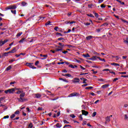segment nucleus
<instances>
[{
    "label": "nucleus",
    "instance_id": "obj_50",
    "mask_svg": "<svg viewBox=\"0 0 128 128\" xmlns=\"http://www.w3.org/2000/svg\"><path fill=\"white\" fill-rule=\"evenodd\" d=\"M92 6H94L92 4H88V8H92Z\"/></svg>",
    "mask_w": 128,
    "mask_h": 128
},
{
    "label": "nucleus",
    "instance_id": "obj_19",
    "mask_svg": "<svg viewBox=\"0 0 128 128\" xmlns=\"http://www.w3.org/2000/svg\"><path fill=\"white\" fill-rule=\"evenodd\" d=\"M26 96V92H23L22 94H20V98H24V96Z\"/></svg>",
    "mask_w": 128,
    "mask_h": 128
},
{
    "label": "nucleus",
    "instance_id": "obj_41",
    "mask_svg": "<svg viewBox=\"0 0 128 128\" xmlns=\"http://www.w3.org/2000/svg\"><path fill=\"white\" fill-rule=\"evenodd\" d=\"M96 116V112H94L92 114V118H94V116Z\"/></svg>",
    "mask_w": 128,
    "mask_h": 128
},
{
    "label": "nucleus",
    "instance_id": "obj_3",
    "mask_svg": "<svg viewBox=\"0 0 128 128\" xmlns=\"http://www.w3.org/2000/svg\"><path fill=\"white\" fill-rule=\"evenodd\" d=\"M16 6H10L6 8V10H16Z\"/></svg>",
    "mask_w": 128,
    "mask_h": 128
},
{
    "label": "nucleus",
    "instance_id": "obj_37",
    "mask_svg": "<svg viewBox=\"0 0 128 128\" xmlns=\"http://www.w3.org/2000/svg\"><path fill=\"white\" fill-rule=\"evenodd\" d=\"M24 91L22 90H18L16 94H22V92H23Z\"/></svg>",
    "mask_w": 128,
    "mask_h": 128
},
{
    "label": "nucleus",
    "instance_id": "obj_6",
    "mask_svg": "<svg viewBox=\"0 0 128 128\" xmlns=\"http://www.w3.org/2000/svg\"><path fill=\"white\" fill-rule=\"evenodd\" d=\"M72 82L74 84H76V82H80V78H74V80H72Z\"/></svg>",
    "mask_w": 128,
    "mask_h": 128
},
{
    "label": "nucleus",
    "instance_id": "obj_55",
    "mask_svg": "<svg viewBox=\"0 0 128 128\" xmlns=\"http://www.w3.org/2000/svg\"><path fill=\"white\" fill-rule=\"evenodd\" d=\"M102 28H98L96 30V31L97 32H100Z\"/></svg>",
    "mask_w": 128,
    "mask_h": 128
},
{
    "label": "nucleus",
    "instance_id": "obj_23",
    "mask_svg": "<svg viewBox=\"0 0 128 128\" xmlns=\"http://www.w3.org/2000/svg\"><path fill=\"white\" fill-rule=\"evenodd\" d=\"M56 128H62V124H60V123H58L56 125Z\"/></svg>",
    "mask_w": 128,
    "mask_h": 128
},
{
    "label": "nucleus",
    "instance_id": "obj_29",
    "mask_svg": "<svg viewBox=\"0 0 128 128\" xmlns=\"http://www.w3.org/2000/svg\"><path fill=\"white\" fill-rule=\"evenodd\" d=\"M30 68H32L33 70H35L36 68V67L32 66V64H31L30 66Z\"/></svg>",
    "mask_w": 128,
    "mask_h": 128
},
{
    "label": "nucleus",
    "instance_id": "obj_42",
    "mask_svg": "<svg viewBox=\"0 0 128 128\" xmlns=\"http://www.w3.org/2000/svg\"><path fill=\"white\" fill-rule=\"evenodd\" d=\"M15 114H20V110H17L14 112Z\"/></svg>",
    "mask_w": 128,
    "mask_h": 128
},
{
    "label": "nucleus",
    "instance_id": "obj_54",
    "mask_svg": "<svg viewBox=\"0 0 128 128\" xmlns=\"http://www.w3.org/2000/svg\"><path fill=\"white\" fill-rule=\"evenodd\" d=\"M68 50H64L62 52V53L64 54H68Z\"/></svg>",
    "mask_w": 128,
    "mask_h": 128
},
{
    "label": "nucleus",
    "instance_id": "obj_28",
    "mask_svg": "<svg viewBox=\"0 0 128 128\" xmlns=\"http://www.w3.org/2000/svg\"><path fill=\"white\" fill-rule=\"evenodd\" d=\"M92 88H94V87L92 86H88L85 88L86 90H92Z\"/></svg>",
    "mask_w": 128,
    "mask_h": 128
},
{
    "label": "nucleus",
    "instance_id": "obj_48",
    "mask_svg": "<svg viewBox=\"0 0 128 128\" xmlns=\"http://www.w3.org/2000/svg\"><path fill=\"white\" fill-rule=\"evenodd\" d=\"M6 100V97H1L0 98V100L1 102H2V100Z\"/></svg>",
    "mask_w": 128,
    "mask_h": 128
},
{
    "label": "nucleus",
    "instance_id": "obj_18",
    "mask_svg": "<svg viewBox=\"0 0 128 128\" xmlns=\"http://www.w3.org/2000/svg\"><path fill=\"white\" fill-rule=\"evenodd\" d=\"M59 80H62L63 82H68V81L66 80V78H60Z\"/></svg>",
    "mask_w": 128,
    "mask_h": 128
},
{
    "label": "nucleus",
    "instance_id": "obj_27",
    "mask_svg": "<svg viewBox=\"0 0 128 128\" xmlns=\"http://www.w3.org/2000/svg\"><path fill=\"white\" fill-rule=\"evenodd\" d=\"M108 26V24L106 22V23H104L102 25L100 26Z\"/></svg>",
    "mask_w": 128,
    "mask_h": 128
},
{
    "label": "nucleus",
    "instance_id": "obj_21",
    "mask_svg": "<svg viewBox=\"0 0 128 128\" xmlns=\"http://www.w3.org/2000/svg\"><path fill=\"white\" fill-rule=\"evenodd\" d=\"M111 64H112V66H120V64H118V63L113 62V63H112Z\"/></svg>",
    "mask_w": 128,
    "mask_h": 128
},
{
    "label": "nucleus",
    "instance_id": "obj_62",
    "mask_svg": "<svg viewBox=\"0 0 128 128\" xmlns=\"http://www.w3.org/2000/svg\"><path fill=\"white\" fill-rule=\"evenodd\" d=\"M40 64V61L38 60L35 62V66H38V64Z\"/></svg>",
    "mask_w": 128,
    "mask_h": 128
},
{
    "label": "nucleus",
    "instance_id": "obj_26",
    "mask_svg": "<svg viewBox=\"0 0 128 128\" xmlns=\"http://www.w3.org/2000/svg\"><path fill=\"white\" fill-rule=\"evenodd\" d=\"M56 36H64L60 32H56Z\"/></svg>",
    "mask_w": 128,
    "mask_h": 128
},
{
    "label": "nucleus",
    "instance_id": "obj_9",
    "mask_svg": "<svg viewBox=\"0 0 128 128\" xmlns=\"http://www.w3.org/2000/svg\"><path fill=\"white\" fill-rule=\"evenodd\" d=\"M8 54H10L9 52H4L2 54V56H3V58H6V56H8Z\"/></svg>",
    "mask_w": 128,
    "mask_h": 128
},
{
    "label": "nucleus",
    "instance_id": "obj_44",
    "mask_svg": "<svg viewBox=\"0 0 128 128\" xmlns=\"http://www.w3.org/2000/svg\"><path fill=\"white\" fill-rule=\"evenodd\" d=\"M16 116V114H12V115H11V116H10V118H15Z\"/></svg>",
    "mask_w": 128,
    "mask_h": 128
},
{
    "label": "nucleus",
    "instance_id": "obj_32",
    "mask_svg": "<svg viewBox=\"0 0 128 128\" xmlns=\"http://www.w3.org/2000/svg\"><path fill=\"white\" fill-rule=\"evenodd\" d=\"M88 16H90V18H94V16L92 14H87Z\"/></svg>",
    "mask_w": 128,
    "mask_h": 128
},
{
    "label": "nucleus",
    "instance_id": "obj_33",
    "mask_svg": "<svg viewBox=\"0 0 128 128\" xmlns=\"http://www.w3.org/2000/svg\"><path fill=\"white\" fill-rule=\"evenodd\" d=\"M11 12H12V14H16V10H11Z\"/></svg>",
    "mask_w": 128,
    "mask_h": 128
},
{
    "label": "nucleus",
    "instance_id": "obj_35",
    "mask_svg": "<svg viewBox=\"0 0 128 128\" xmlns=\"http://www.w3.org/2000/svg\"><path fill=\"white\" fill-rule=\"evenodd\" d=\"M51 22L50 21H48L46 23V26H50Z\"/></svg>",
    "mask_w": 128,
    "mask_h": 128
},
{
    "label": "nucleus",
    "instance_id": "obj_22",
    "mask_svg": "<svg viewBox=\"0 0 128 128\" xmlns=\"http://www.w3.org/2000/svg\"><path fill=\"white\" fill-rule=\"evenodd\" d=\"M22 34V32H20L16 34V36H17V38H19V36H20Z\"/></svg>",
    "mask_w": 128,
    "mask_h": 128
},
{
    "label": "nucleus",
    "instance_id": "obj_64",
    "mask_svg": "<svg viewBox=\"0 0 128 128\" xmlns=\"http://www.w3.org/2000/svg\"><path fill=\"white\" fill-rule=\"evenodd\" d=\"M82 124V126H84L85 124H86V121H84L83 124Z\"/></svg>",
    "mask_w": 128,
    "mask_h": 128
},
{
    "label": "nucleus",
    "instance_id": "obj_60",
    "mask_svg": "<svg viewBox=\"0 0 128 128\" xmlns=\"http://www.w3.org/2000/svg\"><path fill=\"white\" fill-rule=\"evenodd\" d=\"M80 68H81V70H85L86 68L82 67V66L81 65H80Z\"/></svg>",
    "mask_w": 128,
    "mask_h": 128
},
{
    "label": "nucleus",
    "instance_id": "obj_2",
    "mask_svg": "<svg viewBox=\"0 0 128 128\" xmlns=\"http://www.w3.org/2000/svg\"><path fill=\"white\" fill-rule=\"evenodd\" d=\"M62 50H63L62 48H57L54 50H50V52H52V54H56V52H62Z\"/></svg>",
    "mask_w": 128,
    "mask_h": 128
},
{
    "label": "nucleus",
    "instance_id": "obj_12",
    "mask_svg": "<svg viewBox=\"0 0 128 128\" xmlns=\"http://www.w3.org/2000/svg\"><path fill=\"white\" fill-rule=\"evenodd\" d=\"M16 49L13 48L12 50L8 52L9 54H14V52H16Z\"/></svg>",
    "mask_w": 128,
    "mask_h": 128
},
{
    "label": "nucleus",
    "instance_id": "obj_53",
    "mask_svg": "<svg viewBox=\"0 0 128 128\" xmlns=\"http://www.w3.org/2000/svg\"><path fill=\"white\" fill-rule=\"evenodd\" d=\"M70 118H76V116L74 114H71L70 116Z\"/></svg>",
    "mask_w": 128,
    "mask_h": 128
},
{
    "label": "nucleus",
    "instance_id": "obj_34",
    "mask_svg": "<svg viewBox=\"0 0 128 128\" xmlns=\"http://www.w3.org/2000/svg\"><path fill=\"white\" fill-rule=\"evenodd\" d=\"M124 44H128V38H126V40H124Z\"/></svg>",
    "mask_w": 128,
    "mask_h": 128
},
{
    "label": "nucleus",
    "instance_id": "obj_51",
    "mask_svg": "<svg viewBox=\"0 0 128 128\" xmlns=\"http://www.w3.org/2000/svg\"><path fill=\"white\" fill-rule=\"evenodd\" d=\"M64 38H60L58 39V40H64Z\"/></svg>",
    "mask_w": 128,
    "mask_h": 128
},
{
    "label": "nucleus",
    "instance_id": "obj_20",
    "mask_svg": "<svg viewBox=\"0 0 128 128\" xmlns=\"http://www.w3.org/2000/svg\"><path fill=\"white\" fill-rule=\"evenodd\" d=\"M12 70V66H9L8 67H7L6 69V71L10 70Z\"/></svg>",
    "mask_w": 128,
    "mask_h": 128
},
{
    "label": "nucleus",
    "instance_id": "obj_63",
    "mask_svg": "<svg viewBox=\"0 0 128 128\" xmlns=\"http://www.w3.org/2000/svg\"><path fill=\"white\" fill-rule=\"evenodd\" d=\"M68 126H72L70 125L66 124L65 125L63 128H68Z\"/></svg>",
    "mask_w": 128,
    "mask_h": 128
},
{
    "label": "nucleus",
    "instance_id": "obj_30",
    "mask_svg": "<svg viewBox=\"0 0 128 128\" xmlns=\"http://www.w3.org/2000/svg\"><path fill=\"white\" fill-rule=\"evenodd\" d=\"M93 58V60H96V58H98V56H92Z\"/></svg>",
    "mask_w": 128,
    "mask_h": 128
},
{
    "label": "nucleus",
    "instance_id": "obj_13",
    "mask_svg": "<svg viewBox=\"0 0 128 128\" xmlns=\"http://www.w3.org/2000/svg\"><path fill=\"white\" fill-rule=\"evenodd\" d=\"M62 76H68V78H74V77H72V74H62Z\"/></svg>",
    "mask_w": 128,
    "mask_h": 128
},
{
    "label": "nucleus",
    "instance_id": "obj_45",
    "mask_svg": "<svg viewBox=\"0 0 128 128\" xmlns=\"http://www.w3.org/2000/svg\"><path fill=\"white\" fill-rule=\"evenodd\" d=\"M68 66L69 68H74V66L72 64H70Z\"/></svg>",
    "mask_w": 128,
    "mask_h": 128
},
{
    "label": "nucleus",
    "instance_id": "obj_58",
    "mask_svg": "<svg viewBox=\"0 0 128 128\" xmlns=\"http://www.w3.org/2000/svg\"><path fill=\"white\" fill-rule=\"evenodd\" d=\"M10 118V116L8 115L4 116L3 118L6 119V118Z\"/></svg>",
    "mask_w": 128,
    "mask_h": 128
},
{
    "label": "nucleus",
    "instance_id": "obj_8",
    "mask_svg": "<svg viewBox=\"0 0 128 128\" xmlns=\"http://www.w3.org/2000/svg\"><path fill=\"white\" fill-rule=\"evenodd\" d=\"M40 56H42L44 58H42L41 60H46V58H48V54H40Z\"/></svg>",
    "mask_w": 128,
    "mask_h": 128
},
{
    "label": "nucleus",
    "instance_id": "obj_57",
    "mask_svg": "<svg viewBox=\"0 0 128 128\" xmlns=\"http://www.w3.org/2000/svg\"><path fill=\"white\" fill-rule=\"evenodd\" d=\"M24 38H22V39H21V40L19 41V42H24Z\"/></svg>",
    "mask_w": 128,
    "mask_h": 128
},
{
    "label": "nucleus",
    "instance_id": "obj_38",
    "mask_svg": "<svg viewBox=\"0 0 128 128\" xmlns=\"http://www.w3.org/2000/svg\"><path fill=\"white\" fill-rule=\"evenodd\" d=\"M102 72H110V70L108 68L104 69Z\"/></svg>",
    "mask_w": 128,
    "mask_h": 128
},
{
    "label": "nucleus",
    "instance_id": "obj_36",
    "mask_svg": "<svg viewBox=\"0 0 128 128\" xmlns=\"http://www.w3.org/2000/svg\"><path fill=\"white\" fill-rule=\"evenodd\" d=\"M94 12L96 18H98V13L95 12Z\"/></svg>",
    "mask_w": 128,
    "mask_h": 128
},
{
    "label": "nucleus",
    "instance_id": "obj_47",
    "mask_svg": "<svg viewBox=\"0 0 128 128\" xmlns=\"http://www.w3.org/2000/svg\"><path fill=\"white\" fill-rule=\"evenodd\" d=\"M54 30H56V32H58V26H55L54 28Z\"/></svg>",
    "mask_w": 128,
    "mask_h": 128
},
{
    "label": "nucleus",
    "instance_id": "obj_39",
    "mask_svg": "<svg viewBox=\"0 0 128 128\" xmlns=\"http://www.w3.org/2000/svg\"><path fill=\"white\" fill-rule=\"evenodd\" d=\"M26 4H28V3H26V2H22V6H26Z\"/></svg>",
    "mask_w": 128,
    "mask_h": 128
},
{
    "label": "nucleus",
    "instance_id": "obj_49",
    "mask_svg": "<svg viewBox=\"0 0 128 128\" xmlns=\"http://www.w3.org/2000/svg\"><path fill=\"white\" fill-rule=\"evenodd\" d=\"M120 74H126V72H119Z\"/></svg>",
    "mask_w": 128,
    "mask_h": 128
},
{
    "label": "nucleus",
    "instance_id": "obj_43",
    "mask_svg": "<svg viewBox=\"0 0 128 128\" xmlns=\"http://www.w3.org/2000/svg\"><path fill=\"white\" fill-rule=\"evenodd\" d=\"M3 44H4V41L2 40H0V46H3Z\"/></svg>",
    "mask_w": 128,
    "mask_h": 128
},
{
    "label": "nucleus",
    "instance_id": "obj_14",
    "mask_svg": "<svg viewBox=\"0 0 128 128\" xmlns=\"http://www.w3.org/2000/svg\"><path fill=\"white\" fill-rule=\"evenodd\" d=\"M36 98H40L42 97V94H35Z\"/></svg>",
    "mask_w": 128,
    "mask_h": 128
},
{
    "label": "nucleus",
    "instance_id": "obj_11",
    "mask_svg": "<svg viewBox=\"0 0 128 128\" xmlns=\"http://www.w3.org/2000/svg\"><path fill=\"white\" fill-rule=\"evenodd\" d=\"M110 85L108 84H105L102 86V88H108Z\"/></svg>",
    "mask_w": 128,
    "mask_h": 128
},
{
    "label": "nucleus",
    "instance_id": "obj_15",
    "mask_svg": "<svg viewBox=\"0 0 128 128\" xmlns=\"http://www.w3.org/2000/svg\"><path fill=\"white\" fill-rule=\"evenodd\" d=\"M92 38H94V36H89L86 37V40H92Z\"/></svg>",
    "mask_w": 128,
    "mask_h": 128
},
{
    "label": "nucleus",
    "instance_id": "obj_24",
    "mask_svg": "<svg viewBox=\"0 0 128 128\" xmlns=\"http://www.w3.org/2000/svg\"><path fill=\"white\" fill-rule=\"evenodd\" d=\"M31 64H34V63H26V66H29L30 68V67Z\"/></svg>",
    "mask_w": 128,
    "mask_h": 128
},
{
    "label": "nucleus",
    "instance_id": "obj_1",
    "mask_svg": "<svg viewBox=\"0 0 128 128\" xmlns=\"http://www.w3.org/2000/svg\"><path fill=\"white\" fill-rule=\"evenodd\" d=\"M58 44L61 46L60 48H64H64H74V46L70 45V44H62V43H59Z\"/></svg>",
    "mask_w": 128,
    "mask_h": 128
},
{
    "label": "nucleus",
    "instance_id": "obj_52",
    "mask_svg": "<svg viewBox=\"0 0 128 128\" xmlns=\"http://www.w3.org/2000/svg\"><path fill=\"white\" fill-rule=\"evenodd\" d=\"M86 80H88L86 78H85L82 84H86Z\"/></svg>",
    "mask_w": 128,
    "mask_h": 128
},
{
    "label": "nucleus",
    "instance_id": "obj_56",
    "mask_svg": "<svg viewBox=\"0 0 128 128\" xmlns=\"http://www.w3.org/2000/svg\"><path fill=\"white\" fill-rule=\"evenodd\" d=\"M5 94H10L9 89L4 91Z\"/></svg>",
    "mask_w": 128,
    "mask_h": 128
},
{
    "label": "nucleus",
    "instance_id": "obj_31",
    "mask_svg": "<svg viewBox=\"0 0 128 128\" xmlns=\"http://www.w3.org/2000/svg\"><path fill=\"white\" fill-rule=\"evenodd\" d=\"M79 118H80V120H84V118H82V115L80 114L79 116H78Z\"/></svg>",
    "mask_w": 128,
    "mask_h": 128
},
{
    "label": "nucleus",
    "instance_id": "obj_17",
    "mask_svg": "<svg viewBox=\"0 0 128 128\" xmlns=\"http://www.w3.org/2000/svg\"><path fill=\"white\" fill-rule=\"evenodd\" d=\"M110 116H108L106 118V122H110Z\"/></svg>",
    "mask_w": 128,
    "mask_h": 128
},
{
    "label": "nucleus",
    "instance_id": "obj_40",
    "mask_svg": "<svg viewBox=\"0 0 128 128\" xmlns=\"http://www.w3.org/2000/svg\"><path fill=\"white\" fill-rule=\"evenodd\" d=\"M32 126H32V123L30 122V123L28 124V128H32Z\"/></svg>",
    "mask_w": 128,
    "mask_h": 128
},
{
    "label": "nucleus",
    "instance_id": "obj_10",
    "mask_svg": "<svg viewBox=\"0 0 128 128\" xmlns=\"http://www.w3.org/2000/svg\"><path fill=\"white\" fill-rule=\"evenodd\" d=\"M24 97H20V98H18V102H24Z\"/></svg>",
    "mask_w": 128,
    "mask_h": 128
},
{
    "label": "nucleus",
    "instance_id": "obj_25",
    "mask_svg": "<svg viewBox=\"0 0 128 128\" xmlns=\"http://www.w3.org/2000/svg\"><path fill=\"white\" fill-rule=\"evenodd\" d=\"M31 64H34V63H26V66H29L30 68V67Z\"/></svg>",
    "mask_w": 128,
    "mask_h": 128
},
{
    "label": "nucleus",
    "instance_id": "obj_4",
    "mask_svg": "<svg viewBox=\"0 0 128 128\" xmlns=\"http://www.w3.org/2000/svg\"><path fill=\"white\" fill-rule=\"evenodd\" d=\"M80 96V94L78 92H73L72 94H70L68 96V98H72V96Z\"/></svg>",
    "mask_w": 128,
    "mask_h": 128
},
{
    "label": "nucleus",
    "instance_id": "obj_16",
    "mask_svg": "<svg viewBox=\"0 0 128 128\" xmlns=\"http://www.w3.org/2000/svg\"><path fill=\"white\" fill-rule=\"evenodd\" d=\"M82 56H84V58H90V56L88 54H83Z\"/></svg>",
    "mask_w": 128,
    "mask_h": 128
},
{
    "label": "nucleus",
    "instance_id": "obj_61",
    "mask_svg": "<svg viewBox=\"0 0 128 128\" xmlns=\"http://www.w3.org/2000/svg\"><path fill=\"white\" fill-rule=\"evenodd\" d=\"M64 64V62H58V64Z\"/></svg>",
    "mask_w": 128,
    "mask_h": 128
},
{
    "label": "nucleus",
    "instance_id": "obj_59",
    "mask_svg": "<svg viewBox=\"0 0 128 128\" xmlns=\"http://www.w3.org/2000/svg\"><path fill=\"white\" fill-rule=\"evenodd\" d=\"M64 124H70V122H68L66 120H64Z\"/></svg>",
    "mask_w": 128,
    "mask_h": 128
},
{
    "label": "nucleus",
    "instance_id": "obj_7",
    "mask_svg": "<svg viewBox=\"0 0 128 128\" xmlns=\"http://www.w3.org/2000/svg\"><path fill=\"white\" fill-rule=\"evenodd\" d=\"M82 114L83 116H88V112H87V111H86V110H82Z\"/></svg>",
    "mask_w": 128,
    "mask_h": 128
},
{
    "label": "nucleus",
    "instance_id": "obj_46",
    "mask_svg": "<svg viewBox=\"0 0 128 128\" xmlns=\"http://www.w3.org/2000/svg\"><path fill=\"white\" fill-rule=\"evenodd\" d=\"M121 20L122 22H124V23L126 22L127 24H128V21L124 20V19L122 18V19H121Z\"/></svg>",
    "mask_w": 128,
    "mask_h": 128
},
{
    "label": "nucleus",
    "instance_id": "obj_5",
    "mask_svg": "<svg viewBox=\"0 0 128 128\" xmlns=\"http://www.w3.org/2000/svg\"><path fill=\"white\" fill-rule=\"evenodd\" d=\"M18 90V88H12L10 89H9V94H14V90Z\"/></svg>",
    "mask_w": 128,
    "mask_h": 128
}]
</instances>
